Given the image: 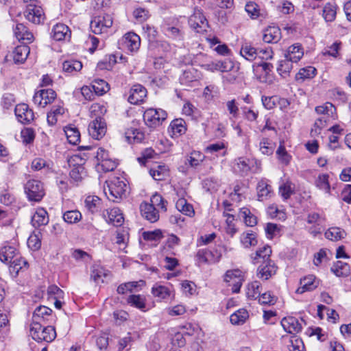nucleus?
<instances>
[{"label": "nucleus", "mask_w": 351, "mask_h": 351, "mask_svg": "<svg viewBox=\"0 0 351 351\" xmlns=\"http://www.w3.org/2000/svg\"><path fill=\"white\" fill-rule=\"evenodd\" d=\"M256 193L258 201H265L270 199L274 195L271 186L265 179H261L258 181L256 186Z\"/></svg>", "instance_id": "nucleus-17"}, {"label": "nucleus", "mask_w": 351, "mask_h": 351, "mask_svg": "<svg viewBox=\"0 0 351 351\" xmlns=\"http://www.w3.org/2000/svg\"><path fill=\"white\" fill-rule=\"evenodd\" d=\"M49 222L48 213L45 209L38 208L32 217V224L35 228L45 226Z\"/></svg>", "instance_id": "nucleus-28"}, {"label": "nucleus", "mask_w": 351, "mask_h": 351, "mask_svg": "<svg viewBox=\"0 0 351 351\" xmlns=\"http://www.w3.org/2000/svg\"><path fill=\"white\" fill-rule=\"evenodd\" d=\"M223 281L231 287L232 293H239L244 281V272L239 269L228 270L223 276Z\"/></svg>", "instance_id": "nucleus-6"}, {"label": "nucleus", "mask_w": 351, "mask_h": 351, "mask_svg": "<svg viewBox=\"0 0 351 351\" xmlns=\"http://www.w3.org/2000/svg\"><path fill=\"white\" fill-rule=\"evenodd\" d=\"M123 45L128 51L136 52L141 45V38L138 35L134 32L125 34L122 39Z\"/></svg>", "instance_id": "nucleus-19"}, {"label": "nucleus", "mask_w": 351, "mask_h": 351, "mask_svg": "<svg viewBox=\"0 0 351 351\" xmlns=\"http://www.w3.org/2000/svg\"><path fill=\"white\" fill-rule=\"evenodd\" d=\"M152 294L158 302H167L174 297V291L167 286L156 283L152 288Z\"/></svg>", "instance_id": "nucleus-13"}, {"label": "nucleus", "mask_w": 351, "mask_h": 351, "mask_svg": "<svg viewBox=\"0 0 351 351\" xmlns=\"http://www.w3.org/2000/svg\"><path fill=\"white\" fill-rule=\"evenodd\" d=\"M84 204L87 210L94 214L99 211L101 204V200L97 196L89 195L86 197Z\"/></svg>", "instance_id": "nucleus-36"}, {"label": "nucleus", "mask_w": 351, "mask_h": 351, "mask_svg": "<svg viewBox=\"0 0 351 351\" xmlns=\"http://www.w3.org/2000/svg\"><path fill=\"white\" fill-rule=\"evenodd\" d=\"M223 215L226 217L224 229L226 234L231 237L237 232V229L234 223V217L232 214L227 213L224 211Z\"/></svg>", "instance_id": "nucleus-53"}, {"label": "nucleus", "mask_w": 351, "mask_h": 351, "mask_svg": "<svg viewBox=\"0 0 351 351\" xmlns=\"http://www.w3.org/2000/svg\"><path fill=\"white\" fill-rule=\"evenodd\" d=\"M240 217L244 220L247 226L253 227L257 223V219L250 210L247 208H242L240 210Z\"/></svg>", "instance_id": "nucleus-57"}, {"label": "nucleus", "mask_w": 351, "mask_h": 351, "mask_svg": "<svg viewBox=\"0 0 351 351\" xmlns=\"http://www.w3.org/2000/svg\"><path fill=\"white\" fill-rule=\"evenodd\" d=\"M315 112L321 115L316 119L313 128L311 129V135L313 136L320 134L321 130L324 128L328 123L335 120L337 117L336 108L330 102H326L323 105L317 106Z\"/></svg>", "instance_id": "nucleus-1"}, {"label": "nucleus", "mask_w": 351, "mask_h": 351, "mask_svg": "<svg viewBox=\"0 0 351 351\" xmlns=\"http://www.w3.org/2000/svg\"><path fill=\"white\" fill-rule=\"evenodd\" d=\"M241 242L245 247L255 246L258 243L256 234L252 231L243 232L241 235Z\"/></svg>", "instance_id": "nucleus-51"}, {"label": "nucleus", "mask_w": 351, "mask_h": 351, "mask_svg": "<svg viewBox=\"0 0 351 351\" xmlns=\"http://www.w3.org/2000/svg\"><path fill=\"white\" fill-rule=\"evenodd\" d=\"M248 317V312L245 309L241 308L232 313L230 317V320L234 325H242Z\"/></svg>", "instance_id": "nucleus-45"}, {"label": "nucleus", "mask_w": 351, "mask_h": 351, "mask_svg": "<svg viewBox=\"0 0 351 351\" xmlns=\"http://www.w3.org/2000/svg\"><path fill=\"white\" fill-rule=\"evenodd\" d=\"M277 271V266L271 260H265L257 269L258 278L267 280L275 275Z\"/></svg>", "instance_id": "nucleus-16"}, {"label": "nucleus", "mask_w": 351, "mask_h": 351, "mask_svg": "<svg viewBox=\"0 0 351 351\" xmlns=\"http://www.w3.org/2000/svg\"><path fill=\"white\" fill-rule=\"evenodd\" d=\"M295 186L290 181H287L279 186V194L284 199H288L294 193Z\"/></svg>", "instance_id": "nucleus-56"}, {"label": "nucleus", "mask_w": 351, "mask_h": 351, "mask_svg": "<svg viewBox=\"0 0 351 351\" xmlns=\"http://www.w3.org/2000/svg\"><path fill=\"white\" fill-rule=\"evenodd\" d=\"M10 267L13 272H16L17 274L19 271L23 269H27L28 267V263L23 258H15L10 264Z\"/></svg>", "instance_id": "nucleus-61"}, {"label": "nucleus", "mask_w": 351, "mask_h": 351, "mask_svg": "<svg viewBox=\"0 0 351 351\" xmlns=\"http://www.w3.org/2000/svg\"><path fill=\"white\" fill-rule=\"evenodd\" d=\"M24 190L28 199L32 202H40L45 195L43 184L37 180H28Z\"/></svg>", "instance_id": "nucleus-5"}, {"label": "nucleus", "mask_w": 351, "mask_h": 351, "mask_svg": "<svg viewBox=\"0 0 351 351\" xmlns=\"http://www.w3.org/2000/svg\"><path fill=\"white\" fill-rule=\"evenodd\" d=\"M276 143L268 138H263L259 142L258 149L262 154L270 156L273 154Z\"/></svg>", "instance_id": "nucleus-40"}, {"label": "nucleus", "mask_w": 351, "mask_h": 351, "mask_svg": "<svg viewBox=\"0 0 351 351\" xmlns=\"http://www.w3.org/2000/svg\"><path fill=\"white\" fill-rule=\"evenodd\" d=\"M240 54L247 60L253 61L258 56V49L251 44L245 43L242 45Z\"/></svg>", "instance_id": "nucleus-39"}, {"label": "nucleus", "mask_w": 351, "mask_h": 351, "mask_svg": "<svg viewBox=\"0 0 351 351\" xmlns=\"http://www.w3.org/2000/svg\"><path fill=\"white\" fill-rule=\"evenodd\" d=\"M176 207L178 210L182 214L191 217L194 214L193 207L189 204L184 198H180L176 203Z\"/></svg>", "instance_id": "nucleus-48"}, {"label": "nucleus", "mask_w": 351, "mask_h": 351, "mask_svg": "<svg viewBox=\"0 0 351 351\" xmlns=\"http://www.w3.org/2000/svg\"><path fill=\"white\" fill-rule=\"evenodd\" d=\"M56 98V93L53 89H42L35 93L33 101L38 107L45 108L47 104L52 103Z\"/></svg>", "instance_id": "nucleus-10"}, {"label": "nucleus", "mask_w": 351, "mask_h": 351, "mask_svg": "<svg viewBox=\"0 0 351 351\" xmlns=\"http://www.w3.org/2000/svg\"><path fill=\"white\" fill-rule=\"evenodd\" d=\"M85 175L84 167L81 165L74 167L69 173L71 179L75 182L81 181Z\"/></svg>", "instance_id": "nucleus-64"}, {"label": "nucleus", "mask_w": 351, "mask_h": 351, "mask_svg": "<svg viewBox=\"0 0 351 351\" xmlns=\"http://www.w3.org/2000/svg\"><path fill=\"white\" fill-rule=\"evenodd\" d=\"M166 111L161 108H149L143 113V120L149 128H156L160 125L167 119Z\"/></svg>", "instance_id": "nucleus-4"}, {"label": "nucleus", "mask_w": 351, "mask_h": 351, "mask_svg": "<svg viewBox=\"0 0 351 351\" xmlns=\"http://www.w3.org/2000/svg\"><path fill=\"white\" fill-rule=\"evenodd\" d=\"M127 302L131 306L143 311L146 307V299L143 295H130L127 298Z\"/></svg>", "instance_id": "nucleus-44"}, {"label": "nucleus", "mask_w": 351, "mask_h": 351, "mask_svg": "<svg viewBox=\"0 0 351 351\" xmlns=\"http://www.w3.org/2000/svg\"><path fill=\"white\" fill-rule=\"evenodd\" d=\"M91 88L97 95H103L110 89L108 84L101 79H95L92 82Z\"/></svg>", "instance_id": "nucleus-47"}, {"label": "nucleus", "mask_w": 351, "mask_h": 351, "mask_svg": "<svg viewBox=\"0 0 351 351\" xmlns=\"http://www.w3.org/2000/svg\"><path fill=\"white\" fill-rule=\"evenodd\" d=\"M141 215L151 223L159 219V211L156 207H152L149 203L143 202L140 206Z\"/></svg>", "instance_id": "nucleus-23"}, {"label": "nucleus", "mask_w": 351, "mask_h": 351, "mask_svg": "<svg viewBox=\"0 0 351 351\" xmlns=\"http://www.w3.org/2000/svg\"><path fill=\"white\" fill-rule=\"evenodd\" d=\"M317 73V70L313 66H306L299 70L295 75V80L298 82H304L306 80L313 78Z\"/></svg>", "instance_id": "nucleus-41"}, {"label": "nucleus", "mask_w": 351, "mask_h": 351, "mask_svg": "<svg viewBox=\"0 0 351 351\" xmlns=\"http://www.w3.org/2000/svg\"><path fill=\"white\" fill-rule=\"evenodd\" d=\"M14 112L17 120L22 124H29L34 119L33 110L25 104L16 105Z\"/></svg>", "instance_id": "nucleus-12"}, {"label": "nucleus", "mask_w": 351, "mask_h": 351, "mask_svg": "<svg viewBox=\"0 0 351 351\" xmlns=\"http://www.w3.org/2000/svg\"><path fill=\"white\" fill-rule=\"evenodd\" d=\"M113 19L111 15L104 14L95 17L90 22V29L95 34L107 33L112 27Z\"/></svg>", "instance_id": "nucleus-8"}, {"label": "nucleus", "mask_w": 351, "mask_h": 351, "mask_svg": "<svg viewBox=\"0 0 351 351\" xmlns=\"http://www.w3.org/2000/svg\"><path fill=\"white\" fill-rule=\"evenodd\" d=\"M30 333L32 338L37 341L51 342L56 337L54 327L51 326H43V323L32 324Z\"/></svg>", "instance_id": "nucleus-3"}, {"label": "nucleus", "mask_w": 351, "mask_h": 351, "mask_svg": "<svg viewBox=\"0 0 351 351\" xmlns=\"http://www.w3.org/2000/svg\"><path fill=\"white\" fill-rule=\"evenodd\" d=\"M64 113V108L61 104L54 105L51 111L47 114V121L49 125H54L58 121V119L63 115Z\"/></svg>", "instance_id": "nucleus-37"}, {"label": "nucleus", "mask_w": 351, "mask_h": 351, "mask_svg": "<svg viewBox=\"0 0 351 351\" xmlns=\"http://www.w3.org/2000/svg\"><path fill=\"white\" fill-rule=\"evenodd\" d=\"M281 325L284 330L290 334L298 333L302 329L301 324L294 317H284L281 320Z\"/></svg>", "instance_id": "nucleus-26"}, {"label": "nucleus", "mask_w": 351, "mask_h": 351, "mask_svg": "<svg viewBox=\"0 0 351 351\" xmlns=\"http://www.w3.org/2000/svg\"><path fill=\"white\" fill-rule=\"evenodd\" d=\"M24 16L29 22L40 24L44 21L43 10L38 5L29 4L24 12Z\"/></svg>", "instance_id": "nucleus-15"}, {"label": "nucleus", "mask_w": 351, "mask_h": 351, "mask_svg": "<svg viewBox=\"0 0 351 351\" xmlns=\"http://www.w3.org/2000/svg\"><path fill=\"white\" fill-rule=\"evenodd\" d=\"M117 162L110 158L108 160H103L101 163H97V169L98 171H112L117 167Z\"/></svg>", "instance_id": "nucleus-62"}, {"label": "nucleus", "mask_w": 351, "mask_h": 351, "mask_svg": "<svg viewBox=\"0 0 351 351\" xmlns=\"http://www.w3.org/2000/svg\"><path fill=\"white\" fill-rule=\"evenodd\" d=\"M261 163L256 160L240 157L235 160L234 171L241 176H246L250 171L258 173L261 171Z\"/></svg>", "instance_id": "nucleus-7"}, {"label": "nucleus", "mask_w": 351, "mask_h": 351, "mask_svg": "<svg viewBox=\"0 0 351 351\" xmlns=\"http://www.w3.org/2000/svg\"><path fill=\"white\" fill-rule=\"evenodd\" d=\"M52 310L45 306L37 307L33 313L32 324L45 322L48 317H52Z\"/></svg>", "instance_id": "nucleus-29"}, {"label": "nucleus", "mask_w": 351, "mask_h": 351, "mask_svg": "<svg viewBox=\"0 0 351 351\" xmlns=\"http://www.w3.org/2000/svg\"><path fill=\"white\" fill-rule=\"evenodd\" d=\"M331 271L339 277L348 276L350 271V265L342 261H337L331 267Z\"/></svg>", "instance_id": "nucleus-46"}, {"label": "nucleus", "mask_w": 351, "mask_h": 351, "mask_svg": "<svg viewBox=\"0 0 351 351\" xmlns=\"http://www.w3.org/2000/svg\"><path fill=\"white\" fill-rule=\"evenodd\" d=\"M197 258L201 263H215L219 259V253L217 250L213 252L209 250H199L197 253Z\"/></svg>", "instance_id": "nucleus-24"}, {"label": "nucleus", "mask_w": 351, "mask_h": 351, "mask_svg": "<svg viewBox=\"0 0 351 351\" xmlns=\"http://www.w3.org/2000/svg\"><path fill=\"white\" fill-rule=\"evenodd\" d=\"M245 10L252 19H257L261 15L259 6L254 1L247 2Z\"/></svg>", "instance_id": "nucleus-63"}, {"label": "nucleus", "mask_w": 351, "mask_h": 351, "mask_svg": "<svg viewBox=\"0 0 351 351\" xmlns=\"http://www.w3.org/2000/svg\"><path fill=\"white\" fill-rule=\"evenodd\" d=\"M281 38L280 29L276 26H270L264 30L263 40L267 43H276Z\"/></svg>", "instance_id": "nucleus-27"}, {"label": "nucleus", "mask_w": 351, "mask_h": 351, "mask_svg": "<svg viewBox=\"0 0 351 351\" xmlns=\"http://www.w3.org/2000/svg\"><path fill=\"white\" fill-rule=\"evenodd\" d=\"M200 78V75L197 70L193 68H189L184 71L180 77V81L182 84L189 85L190 83L196 82Z\"/></svg>", "instance_id": "nucleus-34"}, {"label": "nucleus", "mask_w": 351, "mask_h": 351, "mask_svg": "<svg viewBox=\"0 0 351 351\" xmlns=\"http://www.w3.org/2000/svg\"><path fill=\"white\" fill-rule=\"evenodd\" d=\"M30 49L27 45H21L16 47L12 51V58L15 63H23L27 59Z\"/></svg>", "instance_id": "nucleus-30"}, {"label": "nucleus", "mask_w": 351, "mask_h": 351, "mask_svg": "<svg viewBox=\"0 0 351 351\" xmlns=\"http://www.w3.org/2000/svg\"><path fill=\"white\" fill-rule=\"evenodd\" d=\"M204 159L205 156L201 152L194 150L186 157V164L191 167L196 168L202 164Z\"/></svg>", "instance_id": "nucleus-43"}, {"label": "nucleus", "mask_w": 351, "mask_h": 351, "mask_svg": "<svg viewBox=\"0 0 351 351\" xmlns=\"http://www.w3.org/2000/svg\"><path fill=\"white\" fill-rule=\"evenodd\" d=\"M82 213L77 210H67L62 213L64 221L69 223H76L82 219Z\"/></svg>", "instance_id": "nucleus-50"}, {"label": "nucleus", "mask_w": 351, "mask_h": 351, "mask_svg": "<svg viewBox=\"0 0 351 351\" xmlns=\"http://www.w3.org/2000/svg\"><path fill=\"white\" fill-rule=\"evenodd\" d=\"M82 68L80 61L76 60H67L62 63V70L65 73H73L80 71Z\"/></svg>", "instance_id": "nucleus-49"}, {"label": "nucleus", "mask_w": 351, "mask_h": 351, "mask_svg": "<svg viewBox=\"0 0 351 351\" xmlns=\"http://www.w3.org/2000/svg\"><path fill=\"white\" fill-rule=\"evenodd\" d=\"M186 131V124L184 119H175L173 120L169 127V132L171 133L172 137H178L184 134Z\"/></svg>", "instance_id": "nucleus-25"}, {"label": "nucleus", "mask_w": 351, "mask_h": 351, "mask_svg": "<svg viewBox=\"0 0 351 351\" xmlns=\"http://www.w3.org/2000/svg\"><path fill=\"white\" fill-rule=\"evenodd\" d=\"M189 24L197 33L205 31L208 25L206 18L202 11L198 9L194 10L193 14L189 17Z\"/></svg>", "instance_id": "nucleus-11"}, {"label": "nucleus", "mask_w": 351, "mask_h": 351, "mask_svg": "<svg viewBox=\"0 0 351 351\" xmlns=\"http://www.w3.org/2000/svg\"><path fill=\"white\" fill-rule=\"evenodd\" d=\"M106 221L114 226H121L124 221L123 214L118 208H113L107 210Z\"/></svg>", "instance_id": "nucleus-33"}, {"label": "nucleus", "mask_w": 351, "mask_h": 351, "mask_svg": "<svg viewBox=\"0 0 351 351\" xmlns=\"http://www.w3.org/2000/svg\"><path fill=\"white\" fill-rule=\"evenodd\" d=\"M293 62L290 61L287 58L280 60L277 68L278 73L283 77L289 76L291 71L293 69Z\"/></svg>", "instance_id": "nucleus-55"}, {"label": "nucleus", "mask_w": 351, "mask_h": 351, "mask_svg": "<svg viewBox=\"0 0 351 351\" xmlns=\"http://www.w3.org/2000/svg\"><path fill=\"white\" fill-rule=\"evenodd\" d=\"M271 254V247L269 245H265L261 248H259L256 253L252 254L251 257L254 261H256L258 258H263L264 261L265 260H270L269 256Z\"/></svg>", "instance_id": "nucleus-60"}, {"label": "nucleus", "mask_w": 351, "mask_h": 351, "mask_svg": "<svg viewBox=\"0 0 351 351\" xmlns=\"http://www.w3.org/2000/svg\"><path fill=\"white\" fill-rule=\"evenodd\" d=\"M146 88L141 84H134L129 91L128 101L134 105H138L144 102L147 97Z\"/></svg>", "instance_id": "nucleus-14"}, {"label": "nucleus", "mask_w": 351, "mask_h": 351, "mask_svg": "<svg viewBox=\"0 0 351 351\" xmlns=\"http://www.w3.org/2000/svg\"><path fill=\"white\" fill-rule=\"evenodd\" d=\"M69 143L71 145H77L80 141V133L78 129L73 125L66 126L64 129Z\"/></svg>", "instance_id": "nucleus-42"}, {"label": "nucleus", "mask_w": 351, "mask_h": 351, "mask_svg": "<svg viewBox=\"0 0 351 351\" xmlns=\"http://www.w3.org/2000/svg\"><path fill=\"white\" fill-rule=\"evenodd\" d=\"M337 8L335 4L326 3L323 8V17L327 22H332L336 18Z\"/></svg>", "instance_id": "nucleus-54"}, {"label": "nucleus", "mask_w": 351, "mask_h": 351, "mask_svg": "<svg viewBox=\"0 0 351 351\" xmlns=\"http://www.w3.org/2000/svg\"><path fill=\"white\" fill-rule=\"evenodd\" d=\"M88 131L89 135L94 139L102 138L107 131L106 123L103 117H95L88 125Z\"/></svg>", "instance_id": "nucleus-9"}, {"label": "nucleus", "mask_w": 351, "mask_h": 351, "mask_svg": "<svg viewBox=\"0 0 351 351\" xmlns=\"http://www.w3.org/2000/svg\"><path fill=\"white\" fill-rule=\"evenodd\" d=\"M346 235V232L338 227L330 228L325 232L326 238L331 241H339L344 238Z\"/></svg>", "instance_id": "nucleus-52"}, {"label": "nucleus", "mask_w": 351, "mask_h": 351, "mask_svg": "<svg viewBox=\"0 0 351 351\" xmlns=\"http://www.w3.org/2000/svg\"><path fill=\"white\" fill-rule=\"evenodd\" d=\"M13 30L16 38L19 40H21L25 43H31L33 42L34 37L32 32L23 23H16Z\"/></svg>", "instance_id": "nucleus-22"}, {"label": "nucleus", "mask_w": 351, "mask_h": 351, "mask_svg": "<svg viewBox=\"0 0 351 351\" xmlns=\"http://www.w3.org/2000/svg\"><path fill=\"white\" fill-rule=\"evenodd\" d=\"M304 56V49L300 43H295L289 46L284 53L285 58L293 63H297Z\"/></svg>", "instance_id": "nucleus-20"}, {"label": "nucleus", "mask_w": 351, "mask_h": 351, "mask_svg": "<svg viewBox=\"0 0 351 351\" xmlns=\"http://www.w3.org/2000/svg\"><path fill=\"white\" fill-rule=\"evenodd\" d=\"M261 292V284L259 281L254 280L247 284L246 287V296L248 299H257Z\"/></svg>", "instance_id": "nucleus-38"}, {"label": "nucleus", "mask_w": 351, "mask_h": 351, "mask_svg": "<svg viewBox=\"0 0 351 351\" xmlns=\"http://www.w3.org/2000/svg\"><path fill=\"white\" fill-rule=\"evenodd\" d=\"M319 284V280L313 275H308L300 279V287L296 290V293L302 294L306 291H311L315 289Z\"/></svg>", "instance_id": "nucleus-18"}, {"label": "nucleus", "mask_w": 351, "mask_h": 351, "mask_svg": "<svg viewBox=\"0 0 351 351\" xmlns=\"http://www.w3.org/2000/svg\"><path fill=\"white\" fill-rule=\"evenodd\" d=\"M166 204L167 202L165 201L163 197L158 193L153 195L150 199V203H149L152 207H156L158 211L160 210L166 211Z\"/></svg>", "instance_id": "nucleus-59"}, {"label": "nucleus", "mask_w": 351, "mask_h": 351, "mask_svg": "<svg viewBox=\"0 0 351 351\" xmlns=\"http://www.w3.org/2000/svg\"><path fill=\"white\" fill-rule=\"evenodd\" d=\"M239 75V69H234L230 71H223L221 73V78L224 84H232L237 81Z\"/></svg>", "instance_id": "nucleus-58"}, {"label": "nucleus", "mask_w": 351, "mask_h": 351, "mask_svg": "<svg viewBox=\"0 0 351 351\" xmlns=\"http://www.w3.org/2000/svg\"><path fill=\"white\" fill-rule=\"evenodd\" d=\"M149 174L155 180H164L169 176V169L166 165H158L150 169Z\"/></svg>", "instance_id": "nucleus-35"}, {"label": "nucleus", "mask_w": 351, "mask_h": 351, "mask_svg": "<svg viewBox=\"0 0 351 351\" xmlns=\"http://www.w3.org/2000/svg\"><path fill=\"white\" fill-rule=\"evenodd\" d=\"M16 249L11 245H5L0 248V261L10 264L16 256Z\"/></svg>", "instance_id": "nucleus-32"}, {"label": "nucleus", "mask_w": 351, "mask_h": 351, "mask_svg": "<svg viewBox=\"0 0 351 351\" xmlns=\"http://www.w3.org/2000/svg\"><path fill=\"white\" fill-rule=\"evenodd\" d=\"M110 272L99 265H94L90 269V278L96 283L104 282Z\"/></svg>", "instance_id": "nucleus-31"}, {"label": "nucleus", "mask_w": 351, "mask_h": 351, "mask_svg": "<svg viewBox=\"0 0 351 351\" xmlns=\"http://www.w3.org/2000/svg\"><path fill=\"white\" fill-rule=\"evenodd\" d=\"M107 188L104 187V193L109 200L118 202L125 197L128 185L123 178L114 177L106 182Z\"/></svg>", "instance_id": "nucleus-2"}, {"label": "nucleus", "mask_w": 351, "mask_h": 351, "mask_svg": "<svg viewBox=\"0 0 351 351\" xmlns=\"http://www.w3.org/2000/svg\"><path fill=\"white\" fill-rule=\"evenodd\" d=\"M71 30L69 27L63 23H57L51 30V37L58 41L69 40L71 38Z\"/></svg>", "instance_id": "nucleus-21"}]
</instances>
